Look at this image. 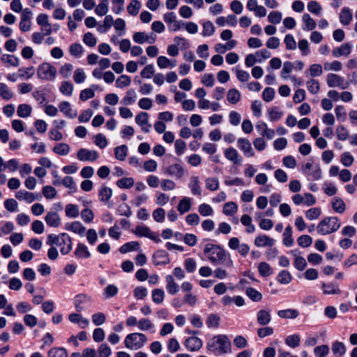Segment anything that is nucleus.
I'll use <instances>...</instances> for the list:
<instances>
[{"label": "nucleus", "mask_w": 357, "mask_h": 357, "mask_svg": "<svg viewBox=\"0 0 357 357\" xmlns=\"http://www.w3.org/2000/svg\"><path fill=\"white\" fill-rule=\"evenodd\" d=\"M207 349L214 353L225 354L231 351V344L226 335H217L207 342Z\"/></svg>", "instance_id": "f257e3e1"}, {"label": "nucleus", "mask_w": 357, "mask_h": 357, "mask_svg": "<svg viewBox=\"0 0 357 357\" xmlns=\"http://www.w3.org/2000/svg\"><path fill=\"white\" fill-rule=\"evenodd\" d=\"M46 243L50 245H55L59 247L63 255L68 254L73 248L72 239L66 233H61L58 235H48Z\"/></svg>", "instance_id": "f03ea898"}, {"label": "nucleus", "mask_w": 357, "mask_h": 357, "mask_svg": "<svg viewBox=\"0 0 357 357\" xmlns=\"http://www.w3.org/2000/svg\"><path fill=\"white\" fill-rule=\"evenodd\" d=\"M204 253L212 264H220L226 260V252L218 245L207 243L204 248Z\"/></svg>", "instance_id": "7ed1b4c3"}, {"label": "nucleus", "mask_w": 357, "mask_h": 357, "mask_svg": "<svg viewBox=\"0 0 357 357\" xmlns=\"http://www.w3.org/2000/svg\"><path fill=\"white\" fill-rule=\"evenodd\" d=\"M340 227L341 221L337 217L329 216L319 222L317 230L321 235H327L335 232Z\"/></svg>", "instance_id": "20e7f679"}, {"label": "nucleus", "mask_w": 357, "mask_h": 357, "mask_svg": "<svg viewBox=\"0 0 357 357\" xmlns=\"http://www.w3.org/2000/svg\"><path fill=\"white\" fill-rule=\"evenodd\" d=\"M147 342V337L144 333H133L128 334L124 340L126 347L130 349L142 348Z\"/></svg>", "instance_id": "39448f33"}, {"label": "nucleus", "mask_w": 357, "mask_h": 357, "mask_svg": "<svg viewBox=\"0 0 357 357\" xmlns=\"http://www.w3.org/2000/svg\"><path fill=\"white\" fill-rule=\"evenodd\" d=\"M57 74L54 66L47 62L39 65L37 68V76L39 79L45 81H53Z\"/></svg>", "instance_id": "423d86ee"}, {"label": "nucleus", "mask_w": 357, "mask_h": 357, "mask_svg": "<svg viewBox=\"0 0 357 357\" xmlns=\"http://www.w3.org/2000/svg\"><path fill=\"white\" fill-rule=\"evenodd\" d=\"M326 82L328 86L331 88L340 87L342 89H347L349 85L348 82H344V79L342 77L334 73H329L327 75Z\"/></svg>", "instance_id": "0eeeda50"}, {"label": "nucleus", "mask_w": 357, "mask_h": 357, "mask_svg": "<svg viewBox=\"0 0 357 357\" xmlns=\"http://www.w3.org/2000/svg\"><path fill=\"white\" fill-rule=\"evenodd\" d=\"M99 157L96 151L89 150L86 149H80L77 153V158L80 161H95Z\"/></svg>", "instance_id": "6e6552de"}, {"label": "nucleus", "mask_w": 357, "mask_h": 357, "mask_svg": "<svg viewBox=\"0 0 357 357\" xmlns=\"http://www.w3.org/2000/svg\"><path fill=\"white\" fill-rule=\"evenodd\" d=\"M165 174L181 179L184 175V169L179 164H173L167 167L164 171Z\"/></svg>", "instance_id": "1a4fd4ad"}, {"label": "nucleus", "mask_w": 357, "mask_h": 357, "mask_svg": "<svg viewBox=\"0 0 357 357\" xmlns=\"http://www.w3.org/2000/svg\"><path fill=\"white\" fill-rule=\"evenodd\" d=\"M238 149L243 153L246 157H252L255 155L251 142L246 138H238L237 140Z\"/></svg>", "instance_id": "9d476101"}, {"label": "nucleus", "mask_w": 357, "mask_h": 357, "mask_svg": "<svg viewBox=\"0 0 357 357\" xmlns=\"http://www.w3.org/2000/svg\"><path fill=\"white\" fill-rule=\"evenodd\" d=\"M225 158L233 162L234 165H241L243 162V158L238 153V151L232 147L227 148L224 151Z\"/></svg>", "instance_id": "9b49d317"}, {"label": "nucleus", "mask_w": 357, "mask_h": 357, "mask_svg": "<svg viewBox=\"0 0 357 357\" xmlns=\"http://www.w3.org/2000/svg\"><path fill=\"white\" fill-rule=\"evenodd\" d=\"M136 123L141 126L144 132H149L151 128V125L149 123V114L142 112L138 114L135 117Z\"/></svg>", "instance_id": "f8f14e48"}, {"label": "nucleus", "mask_w": 357, "mask_h": 357, "mask_svg": "<svg viewBox=\"0 0 357 357\" xmlns=\"http://www.w3.org/2000/svg\"><path fill=\"white\" fill-rule=\"evenodd\" d=\"M153 262L155 266L167 264L169 263L168 254L165 250H158L153 256Z\"/></svg>", "instance_id": "ddd939ff"}, {"label": "nucleus", "mask_w": 357, "mask_h": 357, "mask_svg": "<svg viewBox=\"0 0 357 357\" xmlns=\"http://www.w3.org/2000/svg\"><path fill=\"white\" fill-rule=\"evenodd\" d=\"M91 296L87 294H80L77 295L74 298V305L77 312L82 311L84 307L83 305L91 302Z\"/></svg>", "instance_id": "4468645a"}, {"label": "nucleus", "mask_w": 357, "mask_h": 357, "mask_svg": "<svg viewBox=\"0 0 357 357\" xmlns=\"http://www.w3.org/2000/svg\"><path fill=\"white\" fill-rule=\"evenodd\" d=\"M255 245L257 247H272L275 240L265 234L259 235L255 239Z\"/></svg>", "instance_id": "2eb2a0df"}, {"label": "nucleus", "mask_w": 357, "mask_h": 357, "mask_svg": "<svg viewBox=\"0 0 357 357\" xmlns=\"http://www.w3.org/2000/svg\"><path fill=\"white\" fill-rule=\"evenodd\" d=\"M202 341L197 337H190L185 341V346L190 351L199 350L202 347Z\"/></svg>", "instance_id": "dca6fc26"}, {"label": "nucleus", "mask_w": 357, "mask_h": 357, "mask_svg": "<svg viewBox=\"0 0 357 357\" xmlns=\"http://www.w3.org/2000/svg\"><path fill=\"white\" fill-rule=\"evenodd\" d=\"M257 130L260 132L261 135L266 137L268 139H272L275 135V131L268 128L266 123L259 121L256 125Z\"/></svg>", "instance_id": "f3484780"}, {"label": "nucleus", "mask_w": 357, "mask_h": 357, "mask_svg": "<svg viewBox=\"0 0 357 357\" xmlns=\"http://www.w3.org/2000/svg\"><path fill=\"white\" fill-rule=\"evenodd\" d=\"M352 47V44L349 43H344L340 47L335 48L333 50V55L335 57L347 56L350 54Z\"/></svg>", "instance_id": "a211bd4d"}, {"label": "nucleus", "mask_w": 357, "mask_h": 357, "mask_svg": "<svg viewBox=\"0 0 357 357\" xmlns=\"http://www.w3.org/2000/svg\"><path fill=\"white\" fill-rule=\"evenodd\" d=\"M65 229L80 236H84V234L86 231L85 227H84L82 224L78 221L67 223L65 226Z\"/></svg>", "instance_id": "6ab92c4d"}, {"label": "nucleus", "mask_w": 357, "mask_h": 357, "mask_svg": "<svg viewBox=\"0 0 357 357\" xmlns=\"http://www.w3.org/2000/svg\"><path fill=\"white\" fill-rule=\"evenodd\" d=\"M257 320L261 326L268 324L271 321V312L266 310H260L257 313Z\"/></svg>", "instance_id": "aec40b11"}, {"label": "nucleus", "mask_w": 357, "mask_h": 357, "mask_svg": "<svg viewBox=\"0 0 357 357\" xmlns=\"http://www.w3.org/2000/svg\"><path fill=\"white\" fill-rule=\"evenodd\" d=\"M321 288L323 289V293L326 295L341 294V290L339 289L338 285L333 282H322Z\"/></svg>", "instance_id": "412c9836"}, {"label": "nucleus", "mask_w": 357, "mask_h": 357, "mask_svg": "<svg viewBox=\"0 0 357 357\" xmlns=\"http://www.w3.org/2000/svg\"><path fill=\"white\" fill-rule=\"evenodd\" d=\"M46 223L52 227H57L61 223V219L56 212H48L45 218Z\"/></svg>", "instance_id": "4be33fe9"}, {"label": "nucleus", "mask_w": 357, "mask_h": 357, "mask_svg": "<svg viewBox=\"0 0 357 357\" xmlns=\"http://www.w3.org/2000/svg\"><path fill=\"white\" fill-rule=\"evenodd\" d=\"M165 281L167 283L166 289L169 294L174 295L179 291L178 285L175 282L174 278L171 275H167L165 277Z\"/></svg>", "instance_id": "5701e85b"}, {"label": "nucleus", "mask_w": 357, "mask_h": 357, "mask_svg": "<svg viewBox=\"0 0 357 357\" xmlns=\"http://www.w3.org/2000/svg\"><path fill=\"white\" fill-rule=\"evenodd\" d=\"M191 209V199L185 197L182 198L177 206V210L181 214H184Z\"/></svg>", "instance_id": "b1692460"}, {"label": "nucleus", "mask_w": 357, "mask_h": 357, "mask_svg": "<svg viewBox=\"0 0 357 357\" xmlns=\"http://www.w3.org/2000/svg\"><path fill=\"white\" fill-rule=\"evenodd\" d=\"M75 257L78 259H87L89 258L91 254L87 248V247L82 244L78 243L77 246L74 252Z\"/></svg>", "instance_id": "393cba45"}, {"label": "nucleus", "mask_w": 357, "mask_h": 357, "mask_svg": "<svg viewBox=\"0 0 357 357\" xmlns=\"http://www.w3.org/2000/svg\"><path fill=\"white\" fill-rule=\"evenodd\" d=\"M200 182L198 176H192L188 184V187L190 188L192 193L194 195L200 196L202 194Z\"/></svg>", "instance_id": "a878e982"}, {"label": "nucleus", "mask_w": 357, "mask_h": 357, "mask_svg": "<svg viewBox=\"0 0 357 357\" xmlns=\"http://www.w3.org/2000/svg\"><path fill=\"white\" fill-rule=\"evenodd\" d=\"M352 20V13L347 7H344L340 14V21L343 25H348Z\"/></svg>", "instance_id": "bb28decb"}, {"label": "nucleus", "mask_w": 357, "mask_h": 357, "mask_svg": "<svg viewBox=\"0 0 357 357\" xmlns=\"http://www.w3.org/2000/svg\"><path fill=\"white\" fill-rule=\"evenodd\" d=\"M331 205L333 209L338 213H343L346 209L344 201L337 197H335L332 199Z\"/></svg>", "instance_id": "cd10ccee"}, {"label": "nucleus", "mask_w": 357, "mask_h": 357, "mask_svg": "<svg viewBox=\"0 0 357 357\" xmlns=\"http://www.w3.org/2000/svg\"><path fill=\"white\" fill-rule=\"evenodd\" d=\"M59 108L61 112L70 119H73L77 116V112H72L70 104L67 101L61 102L59 105Z\"/></svg>", "instance_id": "c85d7f7f"}, {"label": "nucleus", "mask_w": 357, "mask_h": 357, "mask_svg": "<svg viewBox=\"0 0 357 357\" xmlns=\"http://www.w3.org/2000/svg\"><path fill=\"white\" fill-rule=\"evenodd\" d=\"M15 197L19 200L23 199L28 203L33 202L36 199L35 195L32 192L25 190L17 191L15 194Z\"/></svg>", "instance_id": "c756f323"}, {"label": "nucleus", "mask_w": 357, "mask_h": 357, "mask_svg": "<svg viewBox=\"0 0 357 357\" xmlns=\"http://www.w3.org/2000/svg\"><path fill=\"white\" fill-rule=\"evenodd\" d=\"M299 313L295 309L281 310L278 312V315L282 319H296Z\"/></svg>", "instance_id": "7c9ffc66"}, {"label": "nucleus", "mask_w": 357, "mask_h": 357, "mask_svg": "<svg viewBox=\"0 0 357 357\" xmlns=\"http://www.w3.org/2000/svg\"><path fill=\"white\" fill-rule=\"evenodd\" d=\"M98 86L97 85L93 84L91 88L85 89L82 90L80 93L79 98L82 100L86 101L88 99L92 98L95 96V90H97Z\"/></svg>", "instance_id": "2f4dec72"}, {"label": "nucleus", "mask_w": 357, "mask_h": 357, "mask_svg": "<svg viewBox=\"0 0 357 357\" xmlns=\"http://www.w3.org/2000/svg\"><path fill=\"white\" fill-rule=\"evenodd\" d=\"M283 244L287 247H290L294 244L292 238V229L290 225L287 226L283 233Z\"/></svg>", "instance_id": "473e14b6"}, {"label": "nucleus", "mask_w": 357, "mask_h": 357, "mask_svg": "<svg viewBox=\"0 0 357 357\" xmlns=\"http://www.w3.org/2000/svg\"><path fill=\"white\" fill-rule=\"evenodd\" d=\"M32 112V107L28 104H21L18 106L17 113L21 118L29 116Z\"/></svg>", "instance_id": "72a5a7b5"}, {"label": "nucleus", "mask_w": 357, "mask_h": 357, "mask_svg": "<svg viewBox=\"0 0 357 357\" xmlns=\"http://www.w3.org/2000/svg\"><path fill=\"white\" fill-rule=\"evenodd\" d=\"M48 357H68L67 351L63 347H53L47 353Z\"/></svg>", "instance_id": "f704fd0d"}, {"label": "nucleus", "mask_w": 357, "mask_h": 357, "mask_svg": "<svg viewBox=\"0 0 357 357\" xmlns=\"http://www.w3.org/2000/svg\"><path fill=\"white\" fill-rule=\"evenodd\" d=\"M115 157L117 160L123 161L126 160L128 153V147L126 145H121L114 149Z\"/></svg>", "instance_id": "c9c22d12"}, {"label": "nucleus", "mask_w": 357, "mask_h": 357, "mask_svg": "<svg viewBox=\"0 0 357 357\" xmlns=\"http://www.w3.org/2000/svg\"><path fill=\"white\" fill-rule=\"evenodd\" d=\"M0 97L6 100H9L13 97V91L4 83H0Z\"/></svg>", "instance_id": "e433bc0d"}, {"label": "nucleus", "mask_w": 357, "mask_h": 357, "mask_svg": "<svg viewBox=\"0 0 357 357\" xmlns=\"http://www.w3.org/2000/svg\"><path fill=\"white\" fill-rule=\"evenodd\" d=\"M108 0H101L95 8V13L99 16L105 15L108 12Z\"/></svg>", "instance_id": "4c0bfd02"}, {"label": "nucleus", "mask_w": 357, "mask_h": 357, "mask_svg": "<svg viewBox=\"0 0 357 357\" xmlns=\"http://www.w3.org/2000/svg\"><path fill=\"white\" fill-rule=\"evenodd\" d=\"M142 7L138 0H132L127 7V10L130 15L135 16L138 14Z\"/></svg>", "instance_id": "58836bf2"}, {"label": "nucleus", "mask_w": 357, "mask_h": 357, "mask_svg": "<svg viewBox=\"0 0 357 357\" xmlns=\"http://www.w3.org/2000/svg\"><path fill=\"white\" fill-rule=\"evenodd\" d=\"M227 98L229 103L235 105L239 101L241 93L237 89H231L228 91Z\"/></svg>", "instance_id": "ea45409f"}, {"label": "nucleus", "mask_w": 357, "mask_h": 357, "mask_svg": "<svg viewBox=\"0 0 357 357\" xmlns=\"http://www.w3.org/2000/svg\"><path fill=\"white\" fill-rule=\"evenodd\" d=\"M112 195V190L108 187L103 186L98 192V197L100 202H107Z\"/></svg>", "instance_id": "a19ab883"}, {"label": "nucleus", "mask_w": 357, "mask_h": 357, "mask_svg": "<svg viewBox=\"0 0 357 357\" xmlns=\"http://www.w3.org/2000/svg\"><path fill=\"white\" fill-rule=\"evenodd\" d=\"M65 213L67 217L77 218L79 215V208L77 205L68 204L66 206Z\"/></svg>", "instance_id": "79ce46f5"}, {"label": "nucleus", "mask_w": 357, "mask_h": 357, "mask_svg": "<svg viewBox=\"0 0 357 357\" xmlns=\"http://www.w3.org/2000/svg\"><path fill=\"white\" fill-rule=\"evenodd\" d=\"M301 338L298 334L289 335L285 339V344L291 348H296L299 346Z\"/></svg>", "instance_id": "37998d69"}, {"label": "nucleus", "mask_w": 357, "mask_h": 357, "mask_svg": "<svg viewBox=\"0 0 357 357\" xmlns=\"http://www.w3.org/2000/svg\"><path fill=\"white\" fill-rule=\"evenodd\" d=\"M307 90L312 94H317L320 90L319 83L314 79H310L306 82Z\"/></svg>", "instance_id": "c03bdc74"}, {"label": "nucleus", "mask_w": 357, "mask_h": 357, "mask_svg": "<svg viewBox=\"0 0 357 357\" xmlns=\"http://www.w3.org/2000/svg\"><path fill=\"white\" fill-rule=\"evenodd\" d=\"M136 98L137 96L135 91L130 89L126 92V96L122 100V102L126 105H131L136 101Z\"/></svg>", "instance_id": "a18cd8bd"}, {"label": "nucleus", "mask_w": 357, "mask_h": 357, "mask_svg": "<svg viewBox=\"0 0 357 357\" xmlns=\"http://www.w3.org/2000/svg\"><path fill=\"white\" fill-rule=\"evenodd\" d=\"M303 21L305 23L303 27L304 30L311 31L316 27L315 21L310 16V15L305 13L303 15Z\"/></svg>", "instance_id": "49530a36"}, {"label": "nucleus", "mask_w": 357, "mask_h": 357, "mask_svg": "<svg viewBox=\"0 0 357 357\" xmlns=\"http://www.w3.org/2000/svg\"><path fill=\"white\" fill-rule=\"evenodd\" d=\"M292 276L288 271H280L278 276V281L282 284H287L291 282Z\"/></svg>", "instance_id": "de8ad7c7"}, {"label": "nucleus", "mask_w": 357, "mask_h": 357, "mask_svg": "<svg viewBox=\"0 0 357 357\" xmlns=\"http://www.w3.org/2000/svg\"><path fill=\"white\" fill-rule=\"evenodd\" d=\"M238 206L235 202H227L223 207V213L226 215H232L237 212Z\"/></svg>", "instance_id": "09e8293b"}, {"label": "nucleus", "mask_w": 357, "mask_h": 357, "mask_svg": "<svg viewBox=\"0 0 357 357\" xmlns=\"http://www.w3.org/2000/svg\"><path fill=\"white\" fill-rule=\"evenodd\" d=\"M321 211L319 208H311L307 210L305 213V217L309 220H317L321 215Z\"/></svg>", "instance_id": "8fccbe9b"}, {"label": "nucleus", "mask_w": 357, "mask_h": 357, "mask_svg": "<svg viewBox=\"0 0 357 357\" xmlns=\"http://www.w3.org/2000/svg\"><path fill=\"white\" fill-rule=\"evenodd\" d=\"M70 151V146L66 143H59L53 148V151L60 155H66Z\"/></svg>", "instance_id": "3c124183"}, {"label": "nucleus", "mask_w": 357, "mask_h": 357, "mask_svg": "<svg viewBox=\"0 0 357 357\" xmlns=\"http://www.w3.org/2000/svg\"><path fill=\"white\" fill-rule=\"evenodd\" d=\"M135 183L134 179L131 177L122 178L117 181L116 185L120 188H130Z\"/></svg>", "instance_id": "603ef678"}, {"label": "nucleus", "mask_w": 357, "mask_h": 357, "mask_svg": "<svg viewBox=\"0 0 357 357\" xmlns=\"http://www.w3.org/2000/svg\"><path fill=\"white\" fill-rule=\"evenodd\" d=\"M246 295L253 301L258 302L261 300L262 294L252 287L247 288Z\"/></svg>", "instance_id": "864d4df0"}, {"label": "nucleus", "mask_w": 357, "mask_h": 357, "mask_svg": "<svg viewBox=\"0 0 357 357\" xmlns=\"http://www.w3.org/2000/svg\"><path fill=\"white\" fill-rule=\"evenodd\" d=\"M139 243L138 242L132 241V242L127 243L124 244L123 245H122L120 248L119 251L121 253L124 254V253H127L128 252L132 251V250H136L139 248Z\"/></svg>", "instance_id": "5fc2aeb1"}, {"label": "nucleus", "mask_w": 357, "mask_h": 357, "mask_svg": "<svg viewBox=\"0 0 357 357\" xmlns=\"http://www.w3.org/2000/svg\"><path fill=\"white\" fill-rule=\"evenodd\" d=\"M165 297V291L161 289H155L152 291V299L156 304L162 303Z\"/></svg>", "instance_id": "6e6d98bb"}, {"label": "nucleus", "mask_w": 357, "mask_h": 357, "mask_svg": "<svg viewBox=\"0 0 357 357\" xmlns=\"http://www.w3.org/2000/svg\"><path fill=\"white\" fill-rule=\"evenodd\" d=\"M332 351L334 354L343 356L346 352V347L343 342L336 341L332 345Z\"/></svg>", "instance_id": "4d7b16f0"}, {"label": "nucleus", "mask_w": 357, "mask_h": 357, "mask_svg": "<svg viewBox=\"0 0 357 357\" xmlns=\"http://www.w3.org/2000/svg\"><path fill=\"white\" fill-rule=\"evenodd\" d=\"M42 192L43 196L48 199H53L56 196V189L50 185H45L43 188Z\"/></svg>", "instance_id": "13d9d810"}, {"label": "nucleus", "mask_w": 357, "mask_h": 357, "mask_svg": "<svg viewBox=\"0 0 357 357\" xmlns=\"http://www.w3.org/2000/svg\"><path fill=\"white\" fill-rule=\"evenodd\" d=\"M329 353V347L326 344L317 346L314 349V354L317 357H326Z\"/></svg>", "instance_id": "bf43d9fd"}, {"label": "nucleus", "mask_w": 357, "mask_h": 357, "mask_svg": "<svg viewBox=\"0 0 357 357\" xmlns=\"http://www.w3.org/2000/svg\"><path fill=\"white\" fill-rule=\"evenodd\" d=\"M259 274L263 277H267L271 275V268L270 265L266 262H261L258 266Z\"/></svg>", "instance_id": "052dcab7"}, {"label": "nucleus", "mask_w": 357, "mask_h": 357, "mask_svg": "<svg viewBox=\"0 0 357 357\" xmlns=\"http://www.w3.org/2000/svg\"><path fill=\"white\" fill-rule=\"evenodd\" d=\"M130 83V77L128 75H122L116 80V86L118 88H123L129 86Z\"/></svg>", "instance_id": "680f3d73"}, {"label": "nucleus", "mask_w": 357, "mask_h": 357, "mask_svg": "<svg viewBox=\"0 0 357 357\" xmlns=\"http://www.w3.org/2000/svg\"><path fill=\"white\" fill-rule=\"evenodd\" d=\"M310 75L312 77H319L323 73V69L321 64H312L309 68Z\"/></svg>", "instance_id": "e2e57ef3"}, {"label": "nucleus", "mask_w": 357, "mask_h": 357, "mask_svg": "<svg viewBox=\"0 0 357 357\" xmlns=\"http://www.w3.org/2000/svg\"><path fill=\"white\" fill-rule=\"evenodd\" d=\"M151 230L146 226H137L135 228V234L139 236L149 238Z\"/></svg>", "instance_id": "0e129e2a"}, {"label": "nucleus", "mask_w": 357, "mask_h": 357, "mask_svg": "<svg viewBox=\"0 0 357 357\" xmlns=\"http://www.w3.org/2000/svg\"><path fill=\"white\" fill-rule=\"evenodd\" d=\"M215 32V26L210 21H207L203 24L202 34L204 36H211Z\"/></svg>", "instance_id": "69168bd1"}, {"label": "nucleus", "mask_w": 357, "mask_h": 357, "mask_svg": "<svg viewBox=\"0 0 357 357\" xmlns=\"http://www.w3.org/2000/svg\"><path fill=\"white\" fill-rule=\"evenodd\" d=\"M198 211L202 216H209L213 213V208L207 204H202L198 207Z\"/></svg>", "instance_id": "338daca9"}, {"label": "nucleus", "mask_w": 357, "mask_h": 357, "mask_svg": "<svg viewBox=\"0 0 357 357\" xmlns=\"http://www.w3.org/2000/svg\"><path fill=\"white\" fill-rule=\"evenodd\" d=\"M282 15L280 11H272L268 15L269 22L278 24L281 22Z\"/></svg>", "instance_id": "774afa93"}]
</instances>
